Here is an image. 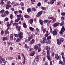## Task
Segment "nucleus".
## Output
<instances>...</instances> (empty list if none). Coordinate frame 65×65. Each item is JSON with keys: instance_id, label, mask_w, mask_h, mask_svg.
<instances>
[{"instance_id": "f257e3e1", "label": "nucleus", "mask_w": 65, "mask_h": 65, "mask_svg": "<svg viewBox=\"0 0 65 65\" xmlns=\"http://www.w3.org/2000/svg\"><path fill=\"white\" fill-rule=\"evenodd\" d=\"M46 50L47 51V57L48 59V60H49L50 61H51V59L50 58V51L51 49H50V48L48 46H46L45 48Z\"/></svg>"}, {"instance_id": "f03ea898", "label": "nucleus", "mask_w": 65, "mask_h": 65, "mask_svg": "<svg viewBox=\"0 0 65 65\" xmlns=\"http://www.w3.org/2000/svg\"><path fill=\"white\" fill-rule=\"evenodd\" d=\"M14 36L16 37H19L20 39H22L23 37V33L21 31H20L19 33L18 34H15Z\"/></svg>"}, {"instance_id": "7ed1b4c3", "label": "nucleus", "mask_w": 65, "mask_h": 65, "mask_svg": "<svg viewBox=\"0 0 65 65\" xmlns=\"http://www.w3.org/2000/svg\"><path fill=\"white\" fill-rule=\"evenodd\" d=\"M13 26H16V30L18 29V31H20L21 28V26H19V25H18L17 23H13Z\"/></svg>"}, {"instance_id": "20e7f679", "label": "nucleus", "mask_w": 65, "mask_h": 65, "mask_svg": "<svg viewBox=\"0 0 65 65\" xmlns=\"http://www.w3.org/2000/svg\"><path fill=\"white\" fill-rule=\"evenodd\" d=\"M46 37H43V40L40 41V42L42 43H47V40L46 39Z\"/></svg>"}, {"instance_id": "39448f33", "label": "nucleus", "mask_w": 65, "mask_h": 65, "mask_svg": "<svg viewBox=\"0 0 65 65\" xmlns=\"http://www.w3.org/2000/svg\"><path fill=\"white\" fill-rule=\"evenodd\" d=\"M41 45V44H39L34 46V49L36 50H37L40 47Z\"/></svg>"}, {"instance_id": "423d86ee", "label": "nucleus", "mask_w": 65, "mask_h": 65, "mask_svg": "<svg viewBox=\"0 0 65 65\" xmlns=\"http://www.w3.org/2000/svg\"><path fill=\"white\" fill-rule=\"evenodd\" d=\"M11 30V28L9 27H8L6 30L5 33V34H9V31H8V30H9V31H10V30Z\"/></svg>"}, {"instance_id": "0eeeda50", "label": "nucleus", "mask_w": 65, "mask_h": 65, "mask_svg": "<svg viewBox=\"0 0 65 65\" xmlns=\"http://www.w3.org/2000/svg\"><path fill=\"white\" fill-rule=\"evenodd\" d=\"M65 29L64 26H63L62 27L61 29L59 32L60 34H62L65 32Z\"/></svg>"}, {"instance_id": "6e6552de", "label": "nucleus", "mask_w": 65, "mask_h": 65, "mask_svg": "<svg viewBox=\"0 0 65 65\" xmlns=\"http://www.w3.org/2000/svg\"><path fill=\"white\" fill-rule=\"evenodd\" d=\"M21 17H22V15L21 14L17 15V18H19L16 19V20H15V22H19V21H20V19H21Z\"/></svg>"}, {"instance_id": "1a4fd4ad", "label": "nucleus", "mask_w": 65, "mask_h": 65, "mask_svg": "<svg viewBox=\"0 0 65 65\" xmlns=\"http://www.w3.org/2000/svg\"><path fill=\"white\" fill-rule=\"evenodd\" d=\"M55 57L56 60H58V59H59V60H61V56L60 55L58 56V54L57 53L55 54Z\"/></svg>"}, {"instance_id": "9d476101", "label": "nucleus", "mask_w": 65, "mask_h": 65, "mask_svg": "<svg viewBox=\"0 0 65 65\" xmlns=\"http://www.w3.org/2000/svg\"><path fill=\"white\" fill-rule=\"evenodd\" d=\"M58 32V30L57 29H56L52 32V34L53 35H56Z\"/></svg>"}, {"instance_id": "9b49d317", "label": "nucleus", "mask_w": 65, "mask_h": 65, "mask_svg": "<svg viewBox=\"0 0 65 65\" xmlns=\"http://www.w3.org/2000/svg\"><path fill=\"white\" fill-rule=\"evenodd\" d=\"M43 12V11H40L37 14L36 17H40V16L41 15L42 13Z\"/></svg>"}, {"instance_id": "f8f14e48", "label": "nucleus", "mask_w": 65, "mask_h": 65, "mask_svg": "<svg viewBox=\"0 0 65 65\" xmlns=\"http://www.w3.org/2000/svg\"><path fill=\"white\" fill-rule=\"evenodd\" d=\"M60 25V23L58 22H57L55 23L53 25V27H57L58 26H59Z\"/></svg>"}, {"instance_id": "ddd939ff", "label": "nucleus", "mask_w": 65, "mask_h": 65, "mask_svg": "<svg viewBox=\"0 0 65 65\" xmlns=\"http://www.w3.org/2000/svg\"><path fill=\"white\" fill-rule=\"evenodd\" d=\"M48 19H50V20H53L54 22H55L56 21V20L55 18L53 17H48Z\"/></svg>"}, {"instance_id": "4468645a", "label": "nucleus", "mask_w": 65, "mask_h": 65, "mask_svg": "<svg viewBox=\"0 0 65 65\" xmlns=\"http://www.w3.org/2000/svg\"><path fill=\"white\" fill-rule=\"evenodd\" d=\"M35 42V40L34 39H32L30 41V44H33Z\"/></svg>"}, {"instance_id": "2eb2a0df", "label": "nucleus", "mask_w": 65, "mask_h": 65, "mask_svg": "<svg viewBox=\"0 0 65 65\" xmlns=\"http://www.w3.org/2000/svg\"><path fill=\"white\" fill-rule=\"evenodd\" d=\"M57 44L58 45H60L61 44V42L60 41V40L59 39H57Z\"/></svg>"}, {"instance_id": "dca6fc26", "label": "nucleus", "mask_w": 65, "mask_h": 65, "mask_svg": "<svg viewBox=\"0 0 65 65\" xmlns=\"http://www.w3.org/2000/svg\"><path fill=\"white\" fill-rule=\"evenodd\" d=\"M3 41H5V40H8V39L7 37H3L2 39Z\"/></svg>"}, {"instance_id": "f3484780", "label": "nucleus", "mask_w": 65, "mask_h": 65, "mask_svg": "<svg viewBox=\"0 0 65 65\" xmlns=\"http://www.w3.org/2000/svg\"><path fill=\"white\" fill-rule=\"evenodd\" d=\"M59 64H61V65H65V63L61 61H60L59 62Z\"/></svg>"}, {"instance_id": "a211bd4d", "label": "nucleus", "mask_w": 65, "mask_h": 65, "mask_svg": "<svg viewBox=\"0 0 65 65\" xmlns=\"http://www.w3.org/2000/svg\"><path fill=\"white\" fill-rule=\"evenodd\" d=\"M10 39L11 40H13V35L12 34H11L10 35Z\"/></svg>"}, {"instance_id": "6ab92c4d", "label": "nucleus", "mask_w": 65, "mask_h": 65, "mask_svg": "<svg viewBox=\"0 0 65 65\" xmlns=\"http://www.w3.org/2000/svg\"><path fill=\"white\" fill-rule=\"evenodd\" d=\"M23 26L24 28H27V25H26L25 23H23Z\"/></svg>"}, {"instance_id": "aec40b11", "label": "nucleus", "mask_w": 65, "mask_h": 65, "mask_svg": "<svg viewBox=\"0 0 65 65\" xmlns=\"http://www.w3.org/2000/svg\"><path fill=\"white\" fill-rule=\"evenodd\" d=\"M39 23L41 25L43 26V21H42L40 19L39 20Z\"/></svg>"}, {"instance_id": "412c9836", "label": "nucleus", "mask_w": 65, "mask_h": 65, "mask_svg": "<svg viewBox=\"0 0 65 65\" xmlns=\"http://www.w3.org/2000/svg\"><path fill=\"white\" fill-rule=\"evenodd\" d=\"M7 43L9 45H8V46H9V45H12L13 44V43L9 41L8 42H7Z\"/></svg>"}, {"instance_id": "4be33fe9", "label": "nucleus", "mask_w": 65, "mask_h": 65, "mask_svg": "<svg viewBox=\"0 0 65 65\" xmlns=\"http://www.w3.org/2000/svg\"><path fill=\"white\" fill-rule=\"evenodd\" d=\"M29 22L30 24H32L33 23V19H30L29 20Z\"/></svg>"}, {"instance_id": "5701e85b", "label": "nucleus", "mask_w": 65, "mask_h": 65, "mask_svg": "<svg viewBox=\"0 0 65 65\" xmlns=\"http://www.w3.org/2000/svg\"><path fill=\"white\" fill-rule=\"evenodd\" d=\"M6 9H9V7H11V5H6Z\"/></svg>"}, {"instance_id": "b1692460", "label": "nucleus", "mask_w": 65, "mask_h": 65, "mask_svg": "<svg viewBox=\"0 0 65 65\" xmlns=\"http://www.w3.org/2000/svg\"><path fill=\"white\" fill-rule=\"evenodd\" d=\"M35 54V52H32L31 53H30V56H34V55Z\"/></svg>"}, {"instance_id": "393cba45", "label": "nucleus", "mask_w": 65, "mask_h": 65, "mask_svg": "<svg viewBox=\"0 0 65 65\" xmlns=\"http://www.w3.org/2000/svg\"><path fill=\"white\" fill-rule=\"evenodd\" d=\"M4 14H6L7 15H8V14H9V12H8V11H5V12H4Z\"/></svg>"}, {"instance_id": "a878e982", "label": "nucleus", "mask_w": 65, "mask_h": 65, "mask_svg": "<svg viewBox=\"0 0 65 65\" xmlns=\"http://www.w3.org/2000/svg\"><path fill=\"white\" fill-rule=\"evenodd\" d=\"M29 29H30V31H31V32H33V31H34V28H32V27H29Z\"/></svg>"}, {"instance_id": "bb28decb", "label": "nucleus", "mask_w": 65, "mask_h": 65, "mask_svg": "<svg viewBox=\"0 0 65 65\" xmlns=\"http://www.w3.org/2000/svg\"><path fill=\"white\" fill-rule=\"evenodd\" d=\"M27 12H28L29 13H30L31 11V9L30 8H28L27 9Z\"/></svg>"}, {"instance_id": "cd10ccee", "label": "nucleus", "mask_w": 65, "mask_h": 65, "mask_svg": "<svg viewBox=\"0 0 65 65\" xmlns=\"http://www.w3.org/2000/svg\"><path fill=\"white\" fill-rule=\"evenodd\" d=\"M59 39L60 40L61 42H63L64 41V38H60Z\"/></svg>"}, {"instance_id": "c85d7f7f", "label": "nucleus", "mask_w": 65, "mask_h": 65, "mask_svg": "<svg viewBox=\"0 0 65 65\" xmlns=\"http://www.w3.org/2000/svg\"><path fill=\"white\" fill-rule=\"evenodd\" d=\"M35 60H36V62H38L39 59V58L37 56H36L35 58Z\"/></svg>"}, {"instance_id": "c756f323", "label": "nucleus", "mask_w": 65, "mask_h": 65, "mask_svg": "<svg viewBox=\"0 0 65 65\" xmlns=\"http://www.w3.org/2000/svg\"><path fill=\"white\" fill-rule=\"evenodd\" d=\"M29 17H30V16L28 15H24V17L26 19L29 18Z\"/></svg>"}, {"instance_id": "7c9ffc66", "label": "nucleus", "mask_w": 65, "mask_h": 65, "mask_svg": "<svg viewBox=\"0 0 65 65\" xmlns=\"http://www.w3.org/2000/svg\"><path fill=\"white\" fill-rule=\"evenodd\" d=\"M48 22V20H46L43 21V23H45V24H46V23H47V22Z\"/></svg>"}, {"instance_id": "2f4dec72", "label": "nucleus", "mask_w": 65, "mask_h": 65, "mask_svg": "<svg viewBox=\"0 0 65 65\" xmlns=\"http://www.w3.org/2000/svg\"><path fill=\"white\" fill-rule=\"evenodd\" d=\"M49 35V33H48L46 34H45L44 35V37H46V38L47 37H48V36Z\"/></svg>"}, {"instance_id": "473e14b6", "label": "nucleus", "mask_w": 65, "mask_h": 65, "mask_svg": "<svg viewBox=\"0 0 65 65\" xmlns=\"http://www.w3.org/2000/svg\"><path fill=\"white\" fill-rule=\"evenodd\" d=\"M21 41V39L18 38L17 39V40L16 41V42H19V41Z\"/></svg>"}, {"instance_id": "72a5a7b5", "label": "nucleus", "mask_w": 65, "mask_h": 65, "mask_svg": "<svg viewBox=\"0 0 65 65\" xmlns=\"http://www.w3.org/2000/svg\"><path fill=\"white\" fill-rule=\"evenodd\" d=\"M4 10H2L0 11V13L3 14V13H4Z\"/></svg>"}, {"instance_id": "f704fd0d", "label": "nucleus", "mask_w": 65, "mask_h": 65, "mask_svg": "<svg viewBox=\"0 0 65 65\" xmlns=\"http://www.w3.org/2000/svg\"><path fill=\"white\" fill-rule=\"evenodd\" d=\"M46 28H45L44 29H43L42 30V31H43V33H45V31H46Z\"/></svg>"}, {"instance_id": "c9c22d12", "label": "nucleus", "mask_w": 65, "mask_h": 65, "mask_svg": "<svg viewBox=\"0 0 65 65\" xmlns=\"http://www.w3.org/2000/svg\"><path fill=\"white\" fill-rule=\"evenodd\" d=\"M61 55L62 58L63 57H65V55H64V52H62L61 53Z\"/></svg>"}, {"instance_id": "e433bc0d", "label": "nucleus", "mask_w": 65, "mask_h": 65, "mask_svg": "<svg viewBox=\"0 0 65 65\" xmlns=\"http://www.w3.org/2000/svg\"><path fill=\"white\" fill-rule=\"evenodd\" d=\"M25 47L27 49H29V46H27V45L26 44H25Z\"/></svg>"}, {"instance_id": "4c0bfd02", "label": "nucleus", "mask_w": 65, "mask_h": 65, "mask_svg": "<svg viewBox=\"0 0 65 65\" xmlns=\"http://www.w3.org/2000/svg\"><path fill=\"white\" fill-rule=\"evenodd\" d=\"M10 17L11 19H12V18H13V15L12 14H11L10 15Z\"/></svg>"}, {"instance_id": "58836bf2", "label": "nucleus", "mask_w": 65, "mask_h": 65, "mask_svg": "<svg viewBox=\"0 0 65 65\" xmlns=\"http://www.w3.org/2000/svg\"><path fill=\"white\" fill-rule=\"evenodd\" d=\"M61 26H62L64 24V22H61L59 24Z\"/></svg>"}, {"instance_id": "ea45409f", "label": "nucleus", "mask_w": 65, "mask_h": 65, "mask_svg": "<svg viewBox=\"0 0 65 65\" xmlns=\"http://www.w3.org/2000/svg\"><path fill=\"white\" fill-rule=\"evenodd\" d=\"M51 39V36H48L47 37V40H50V39Z\"/></svg>"}, {"instance_id": "a19ab883", "label": "nucleus", "mask_w": 65, "mask_h": 65, "mask_svg": "<svg viewBox=\"0 0 65 65\" xmlns=\"http://www.w3.org/2000/svg\"><path fill=\"white\" fill-rule=\"evenodd\" d=\"M60 3H61V1H59L58 2H57V5H60Z\"/></svg>"}, {"instance_id": "79ce46f5", "label": "nucleus", "mask_w": 65, "mask_h": 65, "mask_svg": "<svg viewBox=\"0 0 65 65\" xmlns=\"http://www.w3.org/2000/svg\"><path fill=\"white\" fill-rule=\"evenodd\" d=\"M0 59H1V60L3 61H5L4 58H3L2 57V56H1V57Z\"/></svg>"}, {"instance_id": "37998d69", "label": "nucleus", "mask_w": 65, "mask_h": 65, "mask_svg": "<svg viewBox=\"0 0 65 65\" xmlns=\"http://www.w3.org/2000/svg\"><path fill=\"white\" fill-rule=\"evenodd\" d=\"M7 58L8 59H10V60H13V57H8Z\"/></svg>"}, {"instance_id": "c03bdc74", "label": "nucleus", "mask_w": 65, "mask_h": 65, "mask_svg": "<svg viewBox=\"0 0 65 65\" xmlns=\"http://www.w3.org/2000/svg\"><path fill=\"white\" fill-rule=\"evenodd\" d=\"M17 5H20V4L19 3H16L14 4V6H17Z\"/></svg>"}, {"instance_id": "a18cd8bd", "label": "nucleus", "mask_w": 65, "mask_h": 65, "mask_svg": "<svg viewBox=\"0 0 65 65\" xmlns=\"http://www.w3.org/2000/svg\"><path fill=\"white\" fill-rule=\"evenodd\" d=\"M41 8L43 10H46V8L44 7H42Z\"/></svg>"}, {"instance_id": "49530a36", "label": "nucleus", "mask_w": 65, "mask_h": 65, "mask_svg": "<svg viewBox=\"0 0 65 65\" xmlns=\"http://www.w3.org/2000/svg\"><path fill=\"white\" fill-rule=\"evenodd\" d=\"M50 33H52L53 32V30L52 29V28L51 27H50Z\"/></svg>"}, {"instance_id": "de8ad7c7", "label": "nucleus", "mask_w": 65, "mask_h": 65, "mask_svg": "<svg viewBox=\"0 0 65 65\" xmlns=\"http://www.w3.org/2000/svg\"><path fill=\"white\" fill-rule=\"evenodd\" d=\"M41 51V48L40 47H39L38 49V52H40Z\"/></svg>"}, {"instance_id": "09e8293b", "label": "nucleus", "mask_w": 65, "mask_h": 65, "mask_svg": "<svg viewBox=\"0 0 65 65\" xmlns=\"http://www.w3.org/2000/svg\"><path fill=\"white\" fill-rule=\"evenodd\" d=\"M8 20V18L7 17H6L5 19V21H7Z\"/></svg>"}, {"instance_id": "8fccbe9b", "label": "nucleus", "mask_w": 65, "mask_h": 65, "mask_svg": "<svg viewBox=\"0 0 65 65\" xmlns=\"http://www.w3.org/2000/svg\"><path fill=\"white\" fill-rule=\"evenodd\" d=\"M37 6H41V3L40 2H39L37 4Z\"/></svg>"}, {"instance_id": "3c124183", "label": "nucleus", "mask_w": 65, "mask_h": 65, "mask_svg": "<svg viewBox=\"0 0 65 65\" xmlns=\"http://www.w3.org/2000/svg\"><path fill=\"white\" fill-rule=\"evenodd\" d=\"M61 15L62 16H64V15H65V12H63L62 13H61Z\"/></svg>"}, {"instance_id": "603ef678", "label": "nucleus", "mask_w": 65, "mask_h": 65, "mask_svg": "<svg viewBox=\"0 0 65 65\" xmlns=\"http://www.w3.org/2000/svg\"><path fill=\"white\" fill-rule=\"evenodd\" d=\"M32 11H36V9L35 8H34V7L32 8Z\"/></svg>"}, {"instance_id": "864d4df0", "label": "nucleus", "mask_w": 65, "mask_h": 65, "mask_svg": "<svg viewBox=\"0 0 65 65\" xmlns=\"http://www.w3.org/2000/svg\"><path fill=\"white\" fill-rule=\"evenodd\" d=\"M54 56H55V55L54 54V52H52L51 56H52V57H54Z\"/></svg>"}, {"instance_id": "5fc2aeb1", "label": "nucleus", "mask_w": 65, "mask_h": 65, "mask_svg": "<svg viewBox=\"0 0 65 65\" xmlns=\"http://www.w3.org/2000/svg\"><path fill=\"white\" fill-rule=\"evenodd\" d=\"M50 3L51 4H54V1L53 0H52V1L50 2Z\"/></svg>"}, {"instance_id": "6e6d98bb", "label": "nucleus", "mask_w": 65, "mask_h": 65, "mask_svg": "<svg viewBox=\"0 0 65 65\" xmlns=\"http://www.w3.org/2000/svg\"><path fill=\"white\" fill-rule=\"evenodd\" d=\"M31 38H30V37L29 36L28 37V40L29 41H30L31 40Z\"/></svg>"}, {"instance_id": "4d7b16f0", "label": "nucleus", "mask_w": 65, "mask_h": 65, "mask_svg": "<svg viewBox=\"0 0 65 65\" xmlns=\"http://www.w3.org/2000/svg\"><path fill=\"white\" fill-rule=\"evenodd\" d=\"M7 4L6 5H9L10 3H11V2L10 1H8L7 2Z\"/></svg>"}, {"instance_id": "13d9d810", "label": "nucleus", "mask_w": 65, "mask_h": 65, "mask_svg": "<svg viewBox=\"0 0 65 65\" xmlns=\"http://www.w3.org/2000/svg\"><path fill=\"white\" fill-rule=\"evenodd\" d=\"M1 34L2 35H3V34H4V31H3V30H2L1 32Z\"/></svg>"}, {"instance_id": "bf43d9fd", "label": "nucleus", "mask_w": 65, "mask_h": 65, "mask_svg": "<svg viewBox=\"0 0 65 65\" xmlns=\"http://www.w3.org/2000/svg\"><path fill=\"white\" fill-rule=\"evenodd\" d=\"M14 13L15 14H16L17 13H19V11H14Z\"/></svg>"}, {"instance_id": "052dcab7", "label": "nucleus", "mask_w": 65, "mask_h": 65, "mask_svg": "<svg viewBox=\"0 0 65 65\" xmlns=\"http://www.w3.org/2000/svg\"><path fill=\"white\" fill-rule=\"evenodd\" d=\"M0 4L1 5H3V4H4V2H3V1H1Z\"/></svg>"}, {"instance_id": "680f3d73", "label": "nucleus", "mask_w": 65, "mask_h": 65, "mask_svg": "<svg viewBox=\"0 0 65 65\" xmlns=\"http://www.w3.org/2000/svg\"><path fill=\"white\" fill-rule=\"evenodd\" d=\"M20 8L21 9H22L23 10H24V7L21 6V7Z\"/></svg>"}, {"instance_id": "e2e57ef3", "label": "nucleus", "mask_w": 65, "mask_h": 65, "mask_svg": "<svg viewBox=\"0 0 65 65\" xmlns=\"http://www.w3.org/2000/svg\"><path fill=\"white\" fill-rule=\"evenodd\" d=\"M18 12H19V13H20V14H21V13H22V12L21 10H20L19 11H18Z\"/></svg>"}, {"instance_id": "0e129e2a", "label": "nucleus", "mask_w": 65, "mask_h": 65, "mask_svg": "<svg viewBox=\"0 0 65 65\" xmlns=\"http://www.w3.org/2000/svg\"><path fill=\"white\" fill-rule=\"evenodd\" d=\"M13 23V21H12V20H11L10 23L11 25H12V24Z\"/></svg>"}, {"instance_id": "69168bd1", "label": "nucleus", "mask_w": 65, "mask_h": 65, "mask_svg": "<svg viewBox=\"0 0 65 65\" xmlns=\"http://www.w3.org/2000/svg\"><path fill=\"white\" fill-rule=\"evenodd\" d=\"M20 5H21V6H24V3H23L21 2L20 3Z\"/></svg>"}, {"instance_id": "338daca9", "label": "nucleus", "mask_w": 65, "mask_h": 65, "mask_svg": "<svg viewBox=\"0 0 65 65\" xmlns=\"http://www.w3.org/2000/svg\"><path fill=\"white\" fill-rule=\"evenodd\" d=\"M10 26H11V24H8L7 25V27H10Z\"/></svg>"}, {"instance_id": "774afa93", "label": "nucleus", "mask_w": 65, "mask_h": 65, "mask_svg": "<svg viewBox=\"0 0 65 65\" xmlns=\"http://www.w3.org/2000/svg\"><path fill=\"white\" fill-rule=\"evenodd\" d=\"M37 56L38 57V58H41V55H40L38 56Z\"/></svg>"}]
</instances>
